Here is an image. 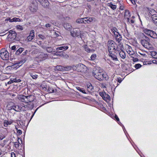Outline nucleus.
<instances>
[{
	"label": "nucleus",
	"mask_w": 157,
	"mask_h": 157,
	"mask_svg": "<svg viewBox=\"0 0 157 157\" xmlns=\"http://www.w3.org/2000/svg\"><path fill=\"white\" fill-rule=\"evenodd\" d=\"M140 35L143 38V39L140 40V43L142 45L147 49L151 48L152 45L149 43L150 41L149 38L143 33H141Z\"/></svg>",
	"instance_id": "nucleus-1"
},
{
	"label": "nucleus",
	"mask_w": 157,
	"mask_h": 157,
	"mask_svg": "<svg viewBox=\"0 0 157 157\" xmlns=\"http://www.w3.org/2000/svg\"><path fill=\"white\" fill-rule=\"evenodd\" d=\"M107 46L109 52H113L117 51H119V47L117 44L112 40H110L108 41Z\"/></svg>",
	"instance_id": "nucleus-2"
},
{
	"label": "nucleus",
	"mask_w": 157,
	"mask_h": 157,
	"mask_svg": "<svg viewBox=\"0 0 157 157\" xmlns=\"http://www.w3.org/2000/svg\"><path fill=\"white\" fill-rule=\"evenodd\" d=\"M18 98L22 102L28 103L33 101L34 100V97L32 95L25 96L21 95L18 96Z\"/></svg>",
	"instance_id": "nucleus-3"
},
{
	"label": "nucleus",
	"mask_w": 157,
	"mask_h": 157,
	"mask_svg": "<svg viewBox=\"0 0 157 157\" xmlns=\"http://www.w3.org/2000/svg\"><path fill=\"white\" fill-rule=\"evenodd\" d=\"M72 69L78 72H85L87 71V67L83 64L80 63L72 66Z\"/></svg>",
	"instance_id": "nucleus-4"
},
{
	"label": "nucleus",
	"mask_w": 157,
	"mask_h": 157,
	"mask_svg": "<svg viewBox=\"0 0 157 157\" xmlns=\"http://www.w3.org/2000/svg\"><path fill=\"white\" fill-rule=\"evenodd\" d=\"M143 32L146 35L153 38H157V34L155 31L152 30L145 29L143 30Z\"/></svg>",
	"instance_id": "nucleus-5"
},
{
	"label": "nucleus",
	"mask_w": 157,
	"mask_h": 157,
	"mask_svg": "<svg viewBox=\"0 0 157 157\" xmlns=\"http://www.w3.org/2000/svg\"><path fill=\"white\" fill-rule=\"evenodd\" d=\"M0 55L1 58L3 60H7L9 58V53L8 51L5 49H1L0 52Z\"/></svg>",
	"instance_id": "nucleus-6"
},
{
	"label": "nucleus",
	"mask_w": 157,
	"mask_h": 157,
	"mask_svg": "<svg viewBox=\"0 0 157 157\" xmlns=\"http://www.w3.org/2000/svg\"><path fill=\"white\" fill-rule=\"evenodd\" d=\"M92 75L95 78L99 81L103 80L102 73L98 71H94L92 72Z\"/></svg>",
	"instance_id": "nucleus-7"
},
{
	"label": "nucleus",
	"mask_w": 157,
	"mask_h": 157,
	"mask_svg": "<svg viewBox=\"0 0 157 157\" xmlns=\"http://www.w3.org/2000/svg\"><path fill=\"white\" fill-rule=\"evenodd\" d=\"M71 35L73 37H77L80 36V31L78 29H75L71 32Z\"/></svg>",
	"instance_id": "nucleus-8"
},
{
	"label": "nucleus",
	"mask_w": 157,
	"mask_h": 157,
	"mask_svg": "<svg viewBox=\"0 0 157 157\" xmlns=\"http://www.w3.org/2000/svg\"><path fill=\"white\" fill-rule=\"evenodd\" d=\"M17 34L16 32L12 30L9 31V34L7 37L9 41H11L15 39L16 37Z\"/></svg>",
	"instance_id": "nucleus-9"
},
{
	"label": "nucleus",
	"mask_w": 157,
	"mask_h": 157,
	"mask_svg": "<svg viewBox=\"0 0 157 157\" xmlns=\"http://www.w3.org/2000/svg\"><path fill=\"white\" fill-rule=\"evenodd\" d=\"M119 45L120 48V49H119L120 51L119 52L120 56L123 59H124L126 57V54L125 52L122 50L123 48V45L122 44L120 43Z\"/></svg>",
	"instance_id": "nucleus-10"
},
{
	"label": "nucleus",
	"mask_w": 157,
	"mask_h": 157,
	"mask_svg": "<svg viewBox=\"0 0 157 157\" xmlns=\"http://www.w3.org/2000/svg\"><path fill=\"white\" fill-rule=\"evenodd\" d=\"M148 10L149 11V16H151L152 19L153 17H155L157 16V13L154 9H148Z\"/></svg>",
	"instance_id": "nucleus-11"
},
{
	"label": "nucleus",
	"mask_w": 157,
	"mask_h": 157,
	"mask_svg": "<svg viewBox=\"0 0 157 157\" xmlns=\"http://www.w3.org/2000/svg\"><path fill=\"white\" fill-rule=\"evenodd\" d=\"M29 105L30 106L29 107V108H32L33 106V104H31V105L30 104ZM17 107H18L19 111H25L26 110V108L27 109H29L28 108L29 107L28 106V105L22 106V107L21 105H17Z\"/></svg>",
	"instance_id": "nucleus-12"
},
{
	"label": "nucleus",
	"mask_w": 157,
	"mask_h": 157,
	"mask_svg": "<svg viewBox=\"0 0 157 157\" xmlns=\"http://www.w3.org/2000/svg\"><path fill=\"white\" fill-rule=\"evenodd\" d=\"M48 57L47 54L41 53L38 56V58L40 59V61H43L47 59Z\"/></svg>",
	"instance_id": "nucleus-13"
},
{
	"label": "nucleus",
	"mask_w": 157,
	"mask_h": 157,
	"mask_svg": "<svg viewBox=\"0 0 157 157\" xmlns=\"http://www.w3.org/2000/svg\"><path fill=\"white\" fill-rule=\"evenodd\" d=\"M29 9L32 12H36L37 10V7L36 5L32 3L30 5Z\"/></svg>",
	"instance_id": "nucleus-14"
},
{
	"label": "nucleus",
	"mask_w": 157,
	"mask_h": 157,
	"mask_svg": "<svg viewBox=\"0 0 157 157\" xmlns=\"http://www.w3.org/2000/svg\"><path fill=\"white\" fill-rule=\"evenodd\" d=\"M115 52H109V56L113 60L117 61L118 60L116 55L115 54Z\"/></svg>",
	"instance_id": "nucleus-15"
},
{
	"label": "nucleus",
	"mask_w": 157,
	"mask_h": 157,
	"mask_svg": "<svg viewBox=\"0 0 157 157\" xmlns=\"http://www.w3.org/2000/svg\"><path fill=\"white\" fill-rule=\"evenodd\" d=\"M126 48L127 52L128 54L130 55H133V54L134 53V52L130 46L127 45L126 47Z\"/></svg>",
	"instance_id": "nucleus-16"
},
{
	"label": "nucleus",
	"mask_w": 157,
	"mask_h": 157,
	"mask_svg": "<svg viewBox=\"0 0 157 157\" xmlns=\"http://www.w3.org/2000/svg\"><path fill=\"white\" fill-rule=\"evenodd\" d=\"M64 28L66 30L70 31L72 27L71 25L68 23H65L63 24Z\"/></svg>",
	"instance_id": "nucleus-17"
},
{
	"label": "nucleus",
	"mask_w": 157,
	"mask_h": 157,
	"mask_svg": "<svg viewBox=\"0 0 157 157\" xmlns=\"http://www.w3.org/2000/svg\"><path fill=\"white\" fill-rule=\"evenodd\" d=\"M14 103L12 102H10L8 103L6 106V108L8 110L13 109Z\"/></svg>",
	"instance_id": "nucleus-18"
},
{
	"label": "nucleus",
	"mask_w": 157,
	"mask_h": 157,
	"mask_svg": "<svg viewBox=\"0 0 157 157\" xmlns=\"http://www.w3.org/2000/svg\"><path fill=\"white\" fill-rule=\"evenodd\" d=\"M13 122L12 120H5L4 121V126L5 127H7L9 125L11 124Z\"/></svg>",
	"instance_id": "nucleus-19"
},
{
	"label": "nucleus",
	"mask_w": 157,
	"mask_h": 157,
	"mask_svg": "<svg viewBox=\"0 0 157 157\" xmlns=\"http://www.w3.org/2000/svg\"><path fill=\"white\" fill-rule=\"evenodd\" d=\"M87 87L88 91L91 92L93 90V87L90 83H88L87 84Z\"/></svg>",
	"instance_id": "nucleus-20"
},
{
	"label": "nucleus",
	"mask_w": 157,
	"mask_h": 157,
	"mask_svg": "<svg viewBox=\"0 0 157 157\" xmlns=\"http://www.w3.org/2000/svg\"><path fill=\"white\" fill-rule=\"evenodd\" d=\"M124 16L125 18L129 20V18L130 16V13L129 11L128 10H126L124 12Z\"/></svg>",
	"instance_id": "nucleus-21"
},
{
	"label": "nucleus",
	"mask_w": 157,
	"mask_h": 157,
	"mask_svg": "<svg viewBox=\"0 0 157 157\" xmlns=\"http://www.w3.org/2000/svg\"><path fill=\"white\" fill-rule=\"evenodd\" d=\"M115 37L116 40L118 42H119L122 39L121 35H120L119 33L118 34H117V35L115 36Z\"/></svg>",
	"instance_id": "nucleus-22"
},
{
	"label": "nucleus",
	"mask_w": 157,
	"mask_h": 157,
	"mask_svg": "<svg viewBox=\"0 0 157 157\" xmlns=\"http://www.w3.org/2000/svg\"><path fill=\"white\" fill-rule=\"evenodd\" d=\"M68 48V47L67 46H61L59 47H58L56 48V50H61L63 51H65Z\"/></svg>",
	"instance_id": "nucleus-23"
},
{
	"label": "nucleus",
	"mask_w": 157,
	"mask_h": 157,
	"mask_svg": "<svg viewBox=\"0 0 157 157\" xmlns=\"http://www.w3.org/2000/svg\"><path fill=\"white\" fill-rule=\"evenodd\" d=\"M86 19H88L89 21L90 22V24L91 22H95L96 21V18L93 17H87V18Z\"/></svg>",
	"instance_id": "nucleus-24"
},
{
	"label": "nucleus",
	"mask_w": 157,
	"mask_h": 157,
	"mask_svg": "<svg viewBox=\"0 0 157 157\" xmlns=\"http://www.w3.org/2000/svg\"><path fill=\"white\" fill-rule=\"evenodd\" d=\"M108 6L110 7L113 10H115L117 7L116 6L113 5L112 2L108 3Z\"/></svg>",
	"instance_id": "nucleus-25"
},
{
	"label": "nucleus",
	"mask_w": 157,
	"mask_h": 157,
	"mask_svg": "<svg viewBox=\"0 0 157 157\" xmlns=\"http://www.w3.org/2000/svg\"><path fill=\"white\" fill-rule=\"evenodd\" d=\"M111 32L113 33L115 35V36L117 34H119V33L117 31V29L116 28H113L111 29Z\"/></svg>",
	"instance_id": "nucleus-26"
},
{
	"label": "nucleus",
	"mask_w": 157,
	"mask_h": 157,
	"mask_svg": "<svg viewBox=\"0 0 157 157\" xmlns=\"http://www.w3.org/2000/svg\"><path fill=\"white\" fill-rule=\"evenodd\" d=\"M24 48H20L15 53V54L17 55H19L21 54Z\"/></svg>",
	"instance_id": "nucleus-27"
},
{
	"label": "nucleus",
	"mask_w": 157,
	"mask_h": 157,
	"mask_svg": "<svg viewBox=\"0 0 157 157\" xmlns=\"http://www.w3.org/2000/svg\"><path fill=\"white\" fill-rule=\"evenodd\" d=\"M30 75L31 77L33 79H36L38 77V75L34 73H31L30 74Z\"/></svg>",
	"instance_id": "nucleus-28"
},
{
	"label": "nucleus",
	"mask_w": 157,
	"mask_h": 157,
	"mask_svg": "<svg viewBox=\"0 0 157 157\" xmlns=\"http://www.w3.org/2000/svg\"><path fill=\"white\" fill-rule=\"evenodd\" d=\"M64 67L61 66H57L56 67V69L57 70L63 71V68Z\"/></svg>",
	"instance_id": "nucleus-29"
},
{
	"label": "nucleus",
	"mask_w": 157,
	"mask_h": 157,
	"mask_svg": "<svg viewBox=\"0 0 157 157\" xmlns=\"http://www.w3.org/2000/svg\"><path fill=\"white\" fill-rule=\"evenodd\" d=\"M151 55L154 57L155 58L157 59V53L155 51H152L151 52Z\"/></svg>",
	"instance_id": "nucleus-30"
},
{
	"label": "nucleus",
	"mask_w": 157,
	"mask_h": 157,
	"mask_svg": "<svg viewBox=\"0 0 157 157\" xmlns=\"http://www.w3.org/2000/svg\"><path fill=\"white\" fill-rule=\"evenodd\" d=\"M103 98L104 100L106 101L107 100H109L110 98V97L108 94L105 93L104 94V96Z\"/></svg>",
	"instance_id": "nucleus-31"
},
{
	"label": "nucleus",
	"mask_w": 157,
	"mask_h": 157,
	"mask_svg": "<svg viewBox=\"0 0 157 157\" xmlns=\"http://www.w3.org/2000/svg\"><path fill=\"white\" fill-rule=\"evenodd\" d=\"M46 50L47 52L49 53H52V52H53V48L52 47H47L46 48Z\"/></svg>",
	"instance_id": "nucleus-32"
},
{
	"label": "nucleus",
	"mask_w": 157,
	"mask_h": 157,
	"mask_svg": "<svg viewBox=\"0 0 157 157\" xmlns=\"http://www.w3.org/2000/svg\"><path fill=\"white\" fill-rule=\"evenodd\" d=\"M72 69V67H71L70 66H68L66 67H64L63 68V71H68Z\"/></svg>",
	"instance_id": "nucleus-33"
},
{
	"label": "nucleus",
	"mask_w": 157,
	"mask_h": 157,
	"mask_svg": "<svg viewBox=\"0 0 157 157\" xmlns=\"http://www.w3.org/2000/svg\"><path fill=\"white\" fill-rule=\"evenodd\" d=\"M56 52H55V51H53V54H54L55 55H59V54L62 53L63 51L61 50H56Z\"/></svg>",
	"instance_id": "nucleus-34"
},
{
	"label": "nucleus",
	"mask_w": 157,
	"mask_h": 157,
	"mask_svg": "<svg viewBox=\"0 0 157 157\" xmlns=\"http://www.w3.org/2000/svg\"><path fill=\"white\" fill-rule=\"evenodd\" d=\"M24 62H23V61H20L19 63H15L14 64H13V65L11 66H8V67H11L12 68H16L17 67V66H18V64H22Z\"/></svg>",
	"instance_id": "nucleus-35"
},
{
	"label": "nucleus",
	"mask_w": 157,
	"mask_h": 157,
	"mask_svg": "<svg viewBox=\"0 0 157 157\" xmlns=\"http://www.w3.org/2000/svg\"><path fill=\"white\" fill-rule=\"evenodd\" d=\"M77 89L84 94H86L85 90H84L83 88H81L79 87H76Z\"/></svg>",
	"instance_id": "nucleus-36"
},
{
	"label": "nucleus",
	"mask_w": 157,
	"mask_h": 157,
	"mask_svg": "<svg viewBox=\"0 0 157 157\" xmlns=\"http://www.w3.org/2000/svg\"><path fill=\"white\" fill-rule=\"evenodd\" d=\"M76 22L78 23H83L84 22L83 18L77 19L76 21Z\"/></svg>",
	"instance_id": "nucleus-37"
},
{
	"label": "nucleus",
	"mask_w": 157,
	"mask_h": 157,
	"mask_svg": "<svg viewBox=\"0 0 157 157\" xmlns=\"http://www.w3.org/2000/svg\"><path fill=\"white\" fill-rule=\"evenodd\" d=\"M87 18V17H83V23L84 24H90V22L89 21V20L88 19H86V18Z\"/></svg>",
	"instance_id": "nucleus-38"
},
{
	"label": "nucleus",
	"mask_w": 157,
	"mask_h": 157,
	"mask_svg": "<svg viewBox=\"0 0 157 157\" xmlns=\"http://www.w3.org/2000/svg\"><path fill=\"white\" fill-rule=\"evenodd\" d=\"M29 36L30 37H34V30H32L31 31Z\"/></svg>",
	"instance_id": "nucleus-39"
},
{
	"label": "nucleus",
	"mask_w": 157,
	"mask_h": 157,
	"mask_svg": "<svg viewBox=\"0 0 157 157\" xmlns=\"http://www.w3.org/2000/svg\"><path fill=\"white\" fill-rule=\"evenodd\" d=\"M102 77H103V80L104 79H105V80H107L108 79V77L106 74L102 73Z\"/></svg>",
	"instance_id": "nucleus-40"
},
{
	"label": "nucleus",
	"mask_w": 157,
	"mask_h": 157,
	"mask_svg": "<svg viewBox=\"0 0 157 157\" xmlns=\"http://www.w3.org/2000/svg\"><path fill=\"white\" fill-rule=\"evenodd\" d=\"M13 109L17 112H19L17 105H14Z\"/></svg>",
	"instance_id": "nucleus-41"
},
{
	"label": "nucleus",
	"mask_w": 157,
	"mask_h": 157,
	"mask_svg": "<svg viewBox=\"0 0 157 157\" xmlns=\"http://www.w3.org/2000/svg\"><path fill=\"white\" fill-rule=\"evenodd\" d=\"M152 20L155 24L157 26V16L155 17H153Z\"/></svg>",
	"instance_id": "nucleus-42"
},
{
	"label": "nucleus",
	"mask_w": 157,
	"mask_h": 157,
	"mask_svg": "<svg viewBox=\"0 0 157 157\" xmlns=\"http://www.w3.org/2000/svg\"><path fill=\"white\" fill-rule=\"evenodd\" d=\"M97 57V55L96 54H94L91 55L90 57L91 59V60H94Z\"/></svg>",
	"instance_id": "nucleus-43"
},
{
	"label": "nucleus",
	"mask_w": 157,
	"mask_h": 157,
	"mask_svg": "<svg viewBox=\"0 0 157 157\" xmlns=\"http://www.w3.org/2000/svg\"><path fill=\"white\" fill-rule=\"evenodd\" d=\"M120 2L119 4H120V7H119L120 9L121 10H122L124 9V8L123 3H122V2H121V3L120 2Z\"/></svg>",
	"instance_id": "nucleus-44"
},
{
	"label": "nucleus",
	"mask_w": 157,
	"mask_h": 157,
	"mask_svg": "<svg viewBox=\"0 0 157 157\" xmlns=\"http://www.w3.org/2000/svg\"><path fill=\"white\" fill-rule=\"evenodd\" d=\"M16 28L20 31L22 30L23 29V27L19 25L16 26Z\"/></svg>",
	"instance_id": "nucleus-45"
},
{
	"label": "nucleus",
	"mask_w": 157,
	"mask_h": 157,
	"mask_svg": "<svg viewBox=\"0 0 157 157\" xmlns=\"http://www.w3.org/2000/svg\"><path fill=\"white\" fill-rule=\"evenodd\" d=\"M141 66H142L140 64L138 63L135 65V67L136 69H137L141 67Z\"/></svg>",
	"instance_id": "nucleus-46"
},
{
	"label": "nucleus",
	"mask_w": 157,
	"mask_h": 157,
	"mask_svg": "<svg viewBox=\"0 0 157 157\" xmlns=\"http://www.w3.org/2000/svg\"><path fill=\"white\" fill-rule=\"evenodd\" d=\"M19 144H20V143H19V142L17 141V142H15L14 143V145L15 147L16 148H17L19 147Z\"/></svg>",
	"instance_id": "nucleus-47"
},
{
	"label": "nucleus",
	"mask_w": 157,
	"mask_h": 157,
	"mask_svg": "<svg viewBox=\"0 0 157 157\" xmlns=\"http://www.w3.org/2000/svg\"><path fill=\"white\" fill-rule=\"evenodd\" d=\"M16 129L17 131V134L19 135H21L22 134V132L21 130L20 129H18L16 127Z\"/></svg>",
	"instance_id": "nucleus-48"
},
{
	"label": "nucleus",
	"mask_w": 157,
	"mask_h": 157,
	"mask_svg": "<svg viewBox=\"0 0 157 157\" xmlns=\"http://www.w3.org/2000/svg\"><path fill=\"white\" fill-rule=\"evenodd\" d=\"M13 82H20L21 81V80H20V79H16V78H15V79H13Z\"/></svg>",
	"instance_id": "nucleus-49"
},
{
	"label": "nucleus",
	"mask_w": 157,
	"mask_h": 157,
	"mask_svg": "<svg viewBox=\"0 0 157 157\" xmlns=\"http://www.w3.org/2000/svg\"><path fill=\"white\" fill-rule=\"evenodd\" d=\"M34 37H30V36H29L27 38V40L28 41H31L34 38Z\"/></svg>",
	"instance_id": "nucleus-50"
},
{
	"label": "nucleus",
	"mask_w": 157,
	"mask_h": 157,
	"mask_svg": "<svg viewBox=\"0 0 157 157\" xmlns=\"http://www.w3.org/2000/svg\"><path fill=\"white\" fill-rule=\"evenodd\" d=\"M5 137V135L3 134H1L0 135V140H2Z\"/></svg>",
	"instance_id": "nucleus-51"
},
{
	"label": "nucleus",
	"mask_w": 157,
	"mask_h": 157,
	"mask_svg": "<svg viewBox=\"0 0 157 157\" xmlns=\"http://www.w3.org/2000/svg\"><path fill=\"white\" fill-rule=\"evenodd\" d=\"M42 6H44V7H47V6H49V2L48 1H47L46 2V3L45 5L43 3H42Z\"/></svg>",
	"instance_id": "nucleus-52"
},
{
	"label": "nucleus",
	"mask_w": 157,
	"mask_h": 157,
	"mask_svg": "<svg viewBox=\"0 0 157 157\" xmlns=\"http://www.w3.org/2000/svg\"><path fill=\"white\" fill-rule=\"evenodd\" d=\"M13 20H14V21H15V22H16V21H20V19H19L18 18H17V17H14V18H13Z\"/></svg>",
	"instance_id": "nucleus-53"
},
{
	"label": "nucleus",
	"mask_w": 157,
	"mask_h": 157,
	"mask_svg": "<svg viewBox=\"0 0 157 157\" xmlns=\"http://www.w3.org/2000/svg\"><path fill=\"white\" fill-rule=\"evenodd\" d=\"M17 123L18 124H20V125L21 126L24 125L23 123V122L20 120H18L17 121Z\"/></svg>",
	"instance_id": "nucleus-54"
},
{
	"label": "nucleus",
	"mask_w": 157,
	"mask_h": 157,
	"mask_svg": "<svg viewBox=\"0 0 157 157\" xmlns=\"http://www.w3.org/2000/svg\"><path fill=\"white\" fill-rule=\"evenodd\" d=\"M85 49L86 51L87 52H90V51H91L89 48H88L87 47H86L85 48Z\"/></svg>",
	"instance_id": "nucleus-55"
},
{
	"label": "nucleus",
	"mask_w": 157,
	"mask_h": 157,
	"mask_svg": "<svg viewBox=\"0 0 157 157\" xmlns=\"http://www.w3.org/2000/svg\"><path fill=\"white\" fill-rule=\"evenodd\" d=\"M45 26L47 28H50L51 26V25L50 24H47L45 25Z\"/></svg>",
	"instance_id": "nucleus-56"
},
{
	"label": "nucleus",
	"mask_w": 157,
	"mask_h": 157,
	"mask_svg": "<svg viewBox=\"0 0 157 157\" xmlns=\"http://www.w3.org/2000/svg\"><path fill=\"white\" fill-rule=\"evenodd\" d=\"M105 93H106L105 92H100V95L103 98V97H104V94H105Z\"/></svg>",
	"instance_id": "nucleus-57"
},
{
	"label": "nucleus",
	"mask_w": 157,
	"mask_h": 157,
	"mask_svg": "<svg viewBox=\"0 0 157 157\" xmlns=\"http://www.w3.org/2000/svg\"><path fill=\"white\" fill-rule=\"evenodd\" d=\"M13 80H10L8 82H7V84H10L13 82Z\"/></svg>",
	"instance_id": "nucleus-58"
},
{
	"label": "nucleus",
	"mask_w": 157,
	"mask_h": 157,
	"mask_svg": "<svg viewBox=\"0 0 157 157\" xmlns=\"http://www.w3.org/2000/svg\"><path fill=\"white\" fill-rule=\"evenodd\" d=\"M115 118L116 119V120L117 121H119V119L118 118V116L117 115H115Z\"/></svg>",
	"instance_id": "nucleus-59"
},
{
	"label": "nucleus",
	"mask_w": 157,
	"mask_h": 157,
	"mask_svg": "<svg viewBox=\"0 0 157 157\" xmlns=\"http://www.w3.org/2000/svg\"><path fill=\"white\" fill-rule=\"evenodd\" d=\"M38 36L40 38L42 39H43L44 38V36H43L41 35H39Z\"/></svg>",
	"instance_id": "nucleus-60"
},
{
	"label": "nucleus",
	"mask_w": 157,
	"mask_h": 157,
	"mask_svg": "<svg viewBox=\"0 0 157 157\" xmlns=\"http://www.w3.org/2000/svg\"><path fill=\"white\" fill-rule=\"evenodd\" d=\"M152 62L153 63L157 64V60H155V59L153 60L152 61Z\"/></svg>",
	"instance_id": "nucleus-61"
},
{
	"label": "nucleus",
	"mask_w": 157,
	"mask_h": 157,
	"mask_svg": "<svg viewBox=\"0 0 157 157\" xmlns=\"http://www.w3.org/2000/svg\"><path fill=\"white\" fill-rule=\"evenodd\" d=\"M28 53L27 50L25 51V52H24L23 53V55H26Z\"/></svg>",
	"instance_id": "nucleus-62"
},
{
	"label": "nucleus",
	"mask_w": 157,
	"mask_h": 157,
	"mask_svg": "<svg viewBox=\"0 0 157 157\" xmlns=\"http://www.w3.org/2000/svg\"><path fill=\"white\" fill-rule=\"evenodd\" d=\"M117 79H118L117 81L119 83H120L121 82V81H122V79L121 78H118Z\"/></svg>",
	"instance_id": "nucleus-63"
},
{
	"label": "nucleus",
	"mask_w": 157,
	"mask_h": 157,
	"mask_svg": "<svg viewBox=\"0 0 157 157\" xmlns=\"http://www.w3.org/2000/svg\"><path fill=\"white\" fill-rule=\"evenodd\" d=\"M16 48V46H13L11 47V49L13 50H14Z\"/></svg>",
	"instance_id": "nucleus-64"
}]
</instances>
